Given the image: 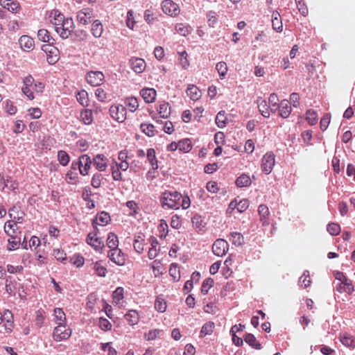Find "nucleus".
<instances>
[{
    "label": "nucleus",
    "instance_id": "nucleus-1",
    "mask_svg": "<svg viewBox=\"0 0 355 355\" xmlns=\"http://www.w3.org/2000/svg\"><path fill=\"white\" fill-rule=\"evenodd\" d=\"M182 194L175 190L165 191L159 198L163 209H178L180 207Z\"/></svg>",
    "mask_w": 355,
    "mask_h": 355
},
{
    "label": "nucleus",
    "instance_id": "nucleus-2",
    "mask_svg": "<svg viewBox=\"0 0 355 355\" xmlns=\"http://www.w3.org/2000/svg\"><path fill=\"white\" fill-rule=\"evenodd\" d=\"M109 112L111 117L119 123L123 122L126 119V107L123 105H112Z\"/></svg>",
    "mask_w": 355,
    "mask_h": 355
},
{
    "label": "nucleus",
    "instance_id": "nucleus-3",
    "mask_svg": "<svg viewBox=\"0 0 355 355\" xmlns=\"http://www.w3.org/2000/svg\"><path fill=\"white\" fill-rule=\"evenodd\" d=\"M275 164V156L272 152L266 153L261 159V170L262 171L268 175L272 171Z\"/></svg>",
    "mask_w": 355,
    "mask_h": 355
},
{
    "label": "nucleus",
    "instance_id": "nucleus-4",
    "mask_svg": "<svg viewBox=\"0 0 355 355\" xmlns=\"http://www.w3.org/2000/svg\"><path fill=\"white\" fill-rule=\"evenodd\" d=\"M71 335V330L66 328L65 325H58L54 328L53 338L56 342L68 339Z\"/></svg>",
    "mask_w": 355,
    "mask_h": 355
},
{
    "label": "nucleus",
    "instance_id": "nucleus-5",
    "mask_svg": "<svg viewBox=\"0 0 355 355\" xmlns=\"http://www.w3.org/2000/svg\"><path fill=\"white\" fill-rule=\"evenodd\" d=\"M104 74L100 71H90L85 77L88 84L92 87L99 86L104 80Z\"/></svg>",
    "mask_w": 355,
    "mask_h": 355
},
{
    "label": "nucleus",
    "instance_id": "nucleus-6",
    "mask_svg": "<svg viewBox=\"0 0 355 355\" xmlns=\"http://www.w3.org/2000/svg\"><path fill=\"white\" fill-rule=\"evenodd\" d=\"M228 246V243L225 240L216 239L212 245V252L215 255L222 257L227 252Z\"/></svg>",
    "mask_w": 355,
    "mask_h": 355
},
{
    "label": "nucleus",
    "instance_id": "nucleus-7",
    "mask_svg": "<svg viewBox=\"0 0 355 355\" xmlns=\"http://www.w3.org/2000/svg\"><path fill=\"white\" fill-rule=\"evenodd\" d=\"M92 164H93L92 160L88 155H80L79 157L80 174L83 176L88 175Z\"/></svg>",
    "mask_w": 355,
    "mask_h": 355
},
{
    "label": "nucleus",
    "instance_id": "nucleus-8",
    "mask_svg": "<svg viewBox=\"0 0 355 355\" xmlns=\"http://www.w3.org/2000/svg\"><path fill=\"white\" fill-rule=\"evenodd\" d=\"M163 12L170 16H175L178 14V6L171 0H164L162 3Z\"/></svg>",
    "mask_w": 355,
    "mask_h": 355
},
{
    "label": "nucleus",
    "instance_id": "nucleus-9",
    "mask_svg": "<svg viewBox=\"0 0 355 355\" xmlns=\"http://www.w3.org/2000/svg\"><path fill=\"white\" fill-rule=\"evenodd\" d=\"M18 184L15 181H12L10 176H6V178L0 173V189L3 191L5 188L15 191L17 189Z\"/></svg>",
    "mask_w": 355,
    "mask_h": 355
},
{
    "label": "nucleus",
    "instance_id": "nucleus-10",
    "mask_svg": "<svg viewBox=\"0 0 355 355\" xmlns=\"http://www.w3.org/2000/svg\"><path fill=\"white\" fill-rule=\"evenodd\" d=\"M70 24V27L73 26V20L71 18L66 19L65 21L62 23L60 26L55 27V31L60 35L62 39H67L71 34V30L69 26H65L66 24Z\"/></svg>",
    "mask_w": 355,
    "mask_h": 355
},
{
    "label": "nucleus",
    "instance_id": "nucleus-11",
    "mask_svg": "<svg viewBox=\"0 0 355 355\" xmlns=\"http://www.w3.org/2000/svg\"><path fill=\"white\" fill-rule=\"evenodd\" d=\"M107 256L112 262L118 266L125 264L124 254L120 249L110 250Z\"/></svg>",
    "mask_w": 355,
    "mask_h": 355
},
{
    "label": "nucleus",
    "instance_id": "nucleus-12",
    "mask_svg": "<svg viewBox=\"0 0 355 355\" xmlns=\"http://www.w3.org/2000/svg\"><path fill=\"white\" fill-rule=\"evenodd\" d=\"M94 17L93 10L90 8H83L77 14V20L84 25L91 22V19Z\"/></svg>",
    "mask_w": 355,
    "mask_h": 355
},
{
    "label": "nucleus",
    "instance_id": "nucleus-13",
    "mask_svg": "<svg viewBox=\"0 0 355 355\" xmlns=\"http://www.w3.org/2000/svg\"><path fill=\"white\" fill-rule=\"evenodd\" d=\"M336 289L340 293H346L348 295H351L354 291V287L351 279L339 282L336 285Z\"/></svg>",
    "mask_w": 355,
    "mask_h": 355
},
{
    "label": "nucleus",
    "instance_id": "nucleus-14",
    "mask_svg": "<svg viewBox=\"0 0 355 355\" xmlns=\"http://www.w3.org/2000/svg\"><path fill=\"white\" fill-rule=\"evenodd\" d=\"M131 69L137 73L143 72L146 68V62L144 59L132 58L130 60Z\"/></svg>",
    "mask_w": 355,
    "mask_h": 355
},
{
    "label": "nucleus",
    "instance_id": "nucleus-15",
    "mask_svg": "<svg viewBox=\"0 0 355 355\" xmlns=\"http://www.w3.org/2000/svg\"><path fill=\"white\" fill-rule=\"evenodd\" d=\"M107 158L103 154L96 155L92 160V163L95 168L100 172L104 171L107 168Z\"/></svg>",
    "mask_w": 355,
    "mask_h": 355
},
{
    "label": "nucleus",
    "instance_id": "nucleus-16",
    "mask_svg": "<svg viewBox=\"0 0 355 355\" xmlns=\"http://www.w3.org/2000/svg\"><path fill=\"white\" fill-rule=\"evenodd\" d=\"M140 94L146 103H153L155 100L156 90L153 88H144L140 91Z\"/></svg>",
    "mask_w": 355,
    "mask_h": 355
},
{
    "label": "nucleus",
    "instance_id": "nucleus-17",
    "mask_svg": "<svg viewBox=\"0 0 355 355\" xmlns=\"http://www.w3.org/2000/svg\"><path fill=\"white\" fill-rule=\"evenodd\" d=\"M258 212L260 216V220L263 226L270 223L269 215L270 211L268 207L266 205H260L258 207Z\"/></svg>",
    "mask_w": 355,
    "mask_h": 355
},
{
    "label": "nucleus",
    "instance_id": "nucleus-18",
    "mask_svg": "<svg viewBox=\"0 0 355 355\" xmlns=\"http://www.w3.org/2000/svg\"><path fill=\"white\" fill-rule=\"evenodd\" d=\"M291 112V107L290 105V102L286 99L282 100L279 103V116H280L282 118L286 119L289 116Z\"/></svg>",
    "mask_w": 355,
    "mask_h": 355
},
{
    "label": "nucleus",
    "instance_id": "nucleus-19",
    "mask_svg": "<svg viewBox=\"0 0 355 355\" xmlns=\"http://www.w3.org/2000/svg\"><path fill=\"white\" fill-rule=\"evenodd\" d=\"M244 341L249 345L252 348L259 350L262 349V345L256 338V337L250 333H247L243 336Z\"/></svg>",
    "mask_w": 355,
    "mask_h": 355
},
{
    "label": "nucleus",
    "instance_id": "nucleus-20",
    "mask_svg": "<svg viewBox=\"0 0 355 355\" xmlns=\"http://www.w3.org/2000/svg\"><path fill=\"white\" fill-rule=\"evenodd\" d=\"M19 43L20 44V46L24 51H30V50L33 49V46H34L33 40L28 35L21 36L19 40Z\"/></svg>",
    "mask_w": 355,
    "mask_h": 355
},
{
    "label": "nucleus",
    "instance_id": "nucleus-21",
    "mask_svg": "<svg viewBox=\"0 0 355 355\" xmlns=\"http://www.w3.org/2000/svg\"><path fill=\"white\" fill-rule=\"evenodd\" d=\"M229 239L232 243V244L236 246H243L245 243L244 237L239 232H231Z\"/></svg>",
    "mask_w": 355,
    "mask_h": 355
},
{
    "label": "nucleus",
    "instance_id": "nucleus-22",
    "mask_svg": "<svg viewBox=\"0 0 355 355\" xmlns=\"http://www.w3.org/2000/svg\"><path fill=\"white\" fill-rule=\"evenodd\" d=\"M128 324L131 326L137 324L139 320V315L137 311L129 310L124 315Z\"/></svg>",
    "mask_w": 355,
    "mask_h": 355
},
{
    "label": "nucleus",
    "instance_id": "nucleus-23",
    "mask_svg": "<svg viewBox=\"0 0 355 355\" xmlns=\"http://www.w3.org/2000/svg\"><path fill=\"white\" fill-rule=\"evenodd\" d=\"M186 92L189 98L193 101H196L201 96L200 89L194 85H189Z\"/></svg>",
    "mask_w": 355,
    "mask_h": 355
},
{
    "label": "nucleus",
    "instance_id": "nucleus-24",
    "mask_svg": "<svg viewBox=\"0 0 355 355\" xmlns=\"http://www.w3.org/2000/svg\"><path fill=\"white\" fill-rule=\"evenodd\" d=\"M339 339L343 345L348 347H355V338L353 336L345 333L340 335Z\"/></svg>",
    "mask_w": 355,
    "mask_h": 355
},
{
    "label": "nucleus",
    "instance_id": "nucleus-25",
    "mask_svg": "<svg viewBox=\"0 0 355 355\" xmlns=\"http://www.w3.org/2000/svg\"><path fill=\"white\" fill-rule=\"evenodd\" d=\"M92 33L94 37L98 38L102 35L103 31V24L100 20L96 19L92 24Z\"/></svg>",
    "mask_w": 355,
    "mask_h": 355
},
{
    "label": "nucleus",
    "instance_id": "nucleus-26",
    "mask_svg": "<svg viewBox=\"0 0 355 355\" xmlns=\"http://www.w3.org/2000/svg\"><path fill=\"white\" fill-rule=\"evenodd\" d=\"M39 40L49 44H54L55 40L50 36L49 32L46 29H40L37 32Z\"/></svg>",
    "mask_w": 355,
    "mask_h": 355
},
{
    "label": "nucleus",
    "instance_id": "nucleus-27",
    "mask_svg": "<svg viewBox=\"0 0 355 355\" xmlns=\"http://www.w3.org/2000/svg\"><path fill=\"white\" fill-rule=\"evenodd\" d=\"M272 25L277 32H281L283 29L282 19L277 12H274L272 15Z\"/></svg>",
    "mask_w": 355,
    "mask_h": 355
},
{
    "label": "nucleus",
    "instance_id": "nucleus-28",
    "mask_svg": "<svg viewBox=\"0 0 355 355\" xmlns=\"http://www.w3.org/2000/svg\"><path fill=\"white\" fill-rule=\"evenodd\" d=\"M235 184L238 187H249L251 184V179L248 174L243 173L236 178Z\"/></svg>",
    "mask_w": 355,
    "mask_h": 355
},
{
    "label": "nucleus",
    "instance_id": "nucleus-29",
    "mask_svg": "<svg viewBox=\"0 0 355 355\" xmlns=\"http://www.w3.org/2000/svg\"><path fill=\"white\" fill-rule=\"evenodd\" d=\"M98 225H105L110 221V216L108 213L105 211H101L98 213L96 218L94 219Z\"/></svg>",
    "mask_w": 355,
    "mask_h": 355
},
{
    "label": "nucleus",
    "instance_id": "nucleus-30",
    "mask_svg": "<svg viewBox=\"0 0 355 355\" xmlns=\"http://www.w3.org/2000/svg\"><path fill=\"white\" fill-rule=\"evenodd\" d=\"M214 327L215 324L211 321L205 323L201 328L200 337L203 338L207 335H211L213 333Z\"/></svg>",
    "mask_w": 355,
    "mask_h": 355
},
{
    "label": "nucleus",
    "instance_id": "nucleus-31",
    "mask_svg": "<svg viewBox=\"0 0 355 355\" xmlns=\"http://www.w3.org/2000/svg\"><path fill=\"white\" fill-rule=\"evenodd\" d=\"M107 245L110 249V250L119 249L118 248V245H119L118 238H117V236L114 233L110 232L108 234L107 239Z\"/></svg>",
    "mask_w": 355,
    "mask_h": 355
},
{
    "label": "nucleus",
    "instance_id": "nucleus-32",
    "mask_svg": "<svg viewBox=\"0 0 355 355\" xmlns=\"http://www.w3.org/2000/svg\"><path fill=\"white\" fill-rule=\"evenodd\" d=\"M55 322L58 325H64L66 322L65 313L61 308L54 309Z\"/></svg>",
    "mask_w": 355,
    "mask_h": 355
},
{
    "label": "nucleus",
    "instance_id": "nucleus-33",
    "mask_svg": "<svg viewBox=\"0 0 355 355\" xmlns=\"http://www.w3.org/2000/svg\"><path fill=\"white\" fill-rule=\"evenodd\" d=\"M191 223L193 226L199 230H203L206 225V223L204 221L202 216L198 214H194V216L191 218Z\"/></svg>",
    "mask_w": 355,
    "mask_h": 355
},
{
    "label": "nucleus",
    "instance_id": "nucleus-34",
    "mask_svg": "<svg viewBox=\"0 0 355 355\" xmlns=\"http://www.w3.org/2000/svg\"><path fill=\"white\" fill-rule=\"evenodd\" d=\"M10 238L8 240L7 250L9 251L15 250L19 248L21 244V239L10 234Z\"/></svg>",
    "mask_w": 355,
    "mask_h": 355
},
{
    "label": "nucleus",
    "instance_id": "nucleus-35",
    "mask_svg": "<svg viewBox=\"0 0 355 355\" xmlns=\"http://www.w3.org/2000/svg\"><path fill=\"white\" fill-rule=\"evenodd\" d=\"M146 156H147L148 162H150V164L152 166V170L155 171V170L157 169L158 164H157V161L156 156H155V150L153 148L148 149Z\"/></svg>",
    "mask_w": 355,
    "mask_h": 355
},
{
    "label": "nucleus",
    "instance_id": "nucleus-36",
    "mask_svg": "<svg viewBox=\"0 0 355 355\" xmlns=\"http://www.w3.org/2000/svg\"><path fill=\"white\" fill-rule=\"evenodd\" d=\"M164 331L161 329H155L150 330L148 332L145 333L144 334V338L148 341L150 340H154L157 338H159L162 336H163Z\"/></svg>",
    "mask_w": 355,
    "mask_h": 355
},
{
    "label": "nucleus",
    "instance_id": "nucleus-37",
    "mask_svg": "<svg viewBox=\"0 0 355 355\" xmlns=\"http://www.w3.org/2000/svg\"><path fill=\"white\" fill-rule=\"evenodd\" d=\"M311 284V278L309 276V271L305 270L303 275L299 278L298 284L300 287L306 288Z\"/></svg>",
    "mask_w": 355,
    "mask_h": 355
},
{
    "label": "nucleus",
    "instance_id": "nucleus-38",
    "mask_svg": "<svg viewBox=\"0 0 355 355\" xmlns=\"http://www.w3.org/2000/svg\"><path fill=\"white\" fill-rule=\"evenodd\" d=\"M257 103L259 111L261 114L265 118H268L270 116V112L266 101L263 99H259Z\"/></svg>",
    "mask_w": 355,
    "mask_h": 355
},
{
    "label": "nucleus",
    "instance_id": "nucleus-39",
    "mask_svg": "<svg viewBox=\"0 0 355 355\" xmlns=\"http://www.w3.org/2000/svg\"><path fill=\"white\" fill-rule=\"evenodd\" d=\"M178 146H179V150L184 153H189L193 147L189 139H184L179 141Z\"/></svg>",
    "mask_w": 355,
    "mask_h": 355
},
{
    "label": "nucleus",
    "instance_id": "nucleus-40",
    "mask_svg": "<svg viewBox=\"0 0 355 355\" xmlns=\"http://www.w3.org/2000/svg\"><path fill=\"white\" fill-rule=\"evenodd\" d=\"M76 98L81 105L84 107L88 106V94L85 90L78 92Z\"/></svg>",
    "mask_w": 355,
    "mask_h": 355
},
{
    "label": "nucleus",
    "instance_id": "nucleus-41",
    "mask_svg": "<svg viewBox=\"0 0 355 355\" xmlns=\"http://www.w3.org/2000/svg\"><path fill=\"white\" fill-rule=\"evenodd\" d=\"M80 117L82 119L83 122L85 125H89L93 121L92 112L91 110L86 109V110H83L80 112Z\"/></svg>",
    "mask_w": 355,
    "mask_h": 355
},
{
    "label": "nucleus",
    "instance_id": "nucleus-42",
    "mask_svg": "<svg viewBox=\"0 0 355 355\" xmlns=\"http://www.w3.org/2000/svg\"><path fill=\"white\" fill-rule=\"evenodd\" d=\"M227 117L225 116V112L222 110L220 111L216 117V123L220 128H223L226 125Z\"/></svg>",
    "mask_w": 355,
    "mask_h": 355
},
{
    "label": "nucleus",
    "instance_id": "nucleus-43",
    "mask_svg": "<svg viewBox=\"0 0 355 355\" xmlns=\"http://www.w3.org/2000/svg\"><path fill=\"white\" fill-rule=\"evenodd\" d=\"M58 160L62 166H65L69 164L70 157L64 150H61L58 152Z\"/></svg>",
    "mask_w": 355,
    "mask_h": 355
},
{
    "label": "nucleus",
    "instance_id": "nucleus-44",
    "mask_svg": "<svg viewBox=\"0 0 355 355\" xmlns=\"http://www.w3.org/2000/svg\"><path fill=\"white\" fill-rule=\"evenodd\" d=\"M141 130L148 137L155 135V126L150 123H141L140 125Z\"/></svg>",
    "mask_w": 355,
    "mask_h": 355
},
{
    "label": "nucleus",
    "instance_id": "nucleus-45",
    "mask_svg": "<svg viewBox=\"0 0 355 355\" xmlns=\"http://www.w3.org/2000/svg\"><path fill=\"white\" fill-rule=\"evenodd\" d=\"M125 107H128L132 112H135L139 106L137 99L133 96L127 98L125 101Z\"/></svg>",
    "mask_w": 355,
    "mask_h": 355
},
{
    "label": "nucleus",
    "instance_id": "nucleus-46",
    "mask_svg": "<svg viewBox=\"0 0 355 355\" xmlns=\"http://www.w3.org/2000/svg\"><path fill=\"white\" fill-rule=\"evenodd\" d=\"M101 261H96L94 265V270L96 275L99 277H105L107 273V268L102 266Z\"/></svg>",
    "mask_w": 355,
    "mask_h": 355
},
{
    "label": "nucleus",
    "instance_id": "nucleus-47",
    "mask_svg": "<svg viewBox=\"0 0 355 355\" xmlns=\"http://www.w3.org/2000/svg\"><path fill=\"white\" fill-rule=\"evenodd\" d=\"M170 105L168 103H162L159 107V114L162 118L166 119L170 115Z\"/></svg>",
    "mask_w": 355,
    "mask_h": 355
},
{
    "label": "nucleus",
    "instance_id": "nucleus-48",
    "mask_svg": "<svg viewBox=\"0 0 355 355\" xmlns=\"http://www.w3.org/2000/svg\"><path fill=\"white\" fill-rule=\"evenodd\" d=\"M214 283V282L213 279L210 277L205 279L203 281L201 286L202 294L207 295L209 292V290L213 286Z\"/></svg>",
    "mask_w": 355,
    "mask_h": 355
},
{
    "label": "nucleus",
    "instance_id": "nucleus-49",
    "mask_svg": "<svg viewBox=\"0 0 355 355\" xmlns=\"http://www.w3.org/2000/svg\"><path fill=\"white\" fill-rule=\"evenodd\" d=\"M78 173L69 170L66 173V180L68 184H75L78 182Z\"/></svg>",
    "mask_w": 355,
    "mask_h": 355
},
{
    "label": "nucleus",
    "instance_id": "nucleus-50",
    "mask_svg": "<svg viewBox=\"0 0 355 355\" xmlns=\"http://www.w3.org/2000/svg\"><path fill=\"white\" fill-rule=\"evenodd\" d=\"M216 69L217 70L220 78H223L227 72V66L225 62H219L216 64Z\"/></svg>",
    "mask_w": 355,
    "mask_h": 355
},
{
    "label": "nucleus",
    "instance_id": "nucleus-51",
    "mask_svg": "<svg viewBox=\"0 0 355 355\" xmlns=\"http://www.w3.org/2000/svg\"><path fill=\"white\" fill-rule=\"evenodd\" d=\"M328 232L332 236L338 235L341 231V227L338 223H331L327 226Z\"/></svg>",
    "mask_w": 355,
    "mask_h": 355
},
{
    "label": "nucleus",
    "instance_id": "nucleus-52",
    "mask_svg": "<svg viewBox=\"0 0 355 355\" xmlns=\"http://www.w3.org/2000/svg\"><path fill=\"white\" fill-rule=\"evenodd\" d=\"M124 289L123 287H117L112 293V297L114 302L116 303L119 302L123 299Z\"/></svg>",
    "mask_w": 355,
    "mask_h": 355
},
{
    "label": "nucleus",
    "instance_id": "nucleus-53",
    "mask_svg": "<svg viewBox=\"0 0 355 355\" xmlns=\"http://www.w3.org/2000/svg\"><path fill=\"white\" fill-rule=\"evenodd\" d=\"M53 44H44L42 46V50L48 55L59 54V50L53 46Z\"/></svg>",
    "mask_w": 355,
    "mask_h": 355
},
{
    "label": "nucleus",
    "instance_id": "nucleus-54",
    "mask_svg": "<svg viewBox=\"0 0 355 355\" xmlns=\"http://www.w3.org/2000/svg\"><path fill=\"white\" fill-rule=\"evenodd\" d=\"M2 316L3 321H6L7 323H10V327H8V330L11 331L13 327V316L12 312L9 310H6L2 314Z\"/></svg>",
    "mask_w": 355,
    "mask_h": 355
},
{
    "label": "nucleus",
    "instance_id": "nucleus-55",
    "mask_svg": "<svg viewBox=\"0 0 355 355\" xmlns=\"http://www.w3.org/2000/svg\"><path fill=\"white\" fill-rule=\"evenodd\" d=\"M177 32L183 36H186L191 32V27L183 24H179L175 27Z\"/></svg>",
    "mask_w": 355,
    "mask_h": 355
},
{
    "label": "nucleus",
    "instance_id": "nucleus-56",
    "mask_svg": "<svg viewBox=\"0 0 355 355\" xmlns=\"http://www.w3.org/2000/svg\"><path fill=\"white\" fill-rule=\"evenodd\" d=\"M98 326L101 330L105 331L110 330L112 328V324L107 319L103 317L99 318Z\"/></svg>",
    "mask_w": 355,
    "mask_h": 355
},
{
    "label": "nucleus",
    "instance_id": "nucleus-57",
    "mask_svg": "<svg viewBox=\"0 0 355 355\" xmlns=\"http://www.w3.org/2000/svg\"><path fill=\"white\" fill-rule=\"evenodd\" d=\"M53 256L58 260L62 263H65L67 260V255L64 250L60 249H55L53 250Z\"/></svg>",
    "mask_w": 355,
    "mask_h": 355
},
{
    "label": "nucleus",
    "instance_id": "nucleus-58",
    "mask_svg": "<svg viewBox=\"0 0 355 355\" xmlns=\"http://www.w3.org/2000/svg\"><path fill=\"white\" fill-rule=\"evenodd\" d=\"M170 275L172 276L175 281H178L180 275L177 263H172L169 269Z\"/></svg>",
    "mask_w": 355,
    "mask_h": 355
},
{
    "label": "nucleus",
    "instance_id": "nucleus-59",
    "mask_svg": "<svg viewBox=\"0 0 355 355\" xmlns=\"http://www.w3.org/2000/svg\"><path fill=\"white\" fill-rule=\"evenodd\" d=\"M101 179L102 175L101 173H94L91 180L92 186L95 189L99 188L101 184Z\"/></svg>",
    "mask_w": 355,
    "mask_h": 355
},
{
    "label": "nucleus",
    "instance_id": "nucleus-60",
    "mask_svg": "<svg viewBox=\"0 0 355 355\" xmlns=\"http://www.w3.org/2000/svg\"><path fill=\"white\" fill-rule=\"evenodd\" d=\"M155 308L159 312H164L166 309V302L163 299L157 298L155 302Z\"/></svg>",
    "mask_w": 355,
    "mask_h": 355
},
{
    "label": "nucleus",
    "instance_id": "nucleus-61",
    "mask_svg": "<svg viewBox=\"0 0 355 355\" xmlns=\"http://www.w3.org/2000/svg\"><path fill=\"white\" fill-rule=\"evenodd\" d=\"M142 241L141 236H139L135 239L133 243L135 250L139 254L142 253L144 250Z\"/></svg>",
    "mask_w": 355,
    "mask_h": 355
},
{
    "label": "nucleus",
    "instance_id": "nucleus-62",
    "mask_svg": "<svg viewBox=\"0 0 355 355\" xmlns=\"http://www.w3.org/2000/svg\"><path fill=\"white\" fill-rule=\"evenodd\" d=\"M295 3L300 13L304 17L307 16L309 14V10L304 1H302L301 2H297Z\"/></svg>",
    "mask_w": 355,
    "mask_h": 355
},
{
    "label": "nucleus",
    "instance_id": "nucleus-63",
    "mask_svg": "<svg viewBox=\"0 0 355 355\" xmlns=\"http://www.w3.org/2000/svg\"><path fill=\"white\" fill-rule=\"evenodd\" d=\"M237 205L238 211L242 213L249 207V200L248 199H242L239 202H237Z\"/></svg>",
    "mask_w": 355,
    "mask_h": 355
},
{
    "label": "nucleus",
    "instance_id": "nucleus-64",
    "mask_svg": "<svg viewBox=\"0 0 355 355\" xmlns=\"http://www.w3.org/2000/svg\"><path fill=\"white\" fill-rule=\"evenodd\" d=\"M6 111L10 115L15 114L17 111V107L13 105L12 101L10 100H6Z\"/></svg>",
    "mask_w": 355,
    "mask_h": 355
}]
</instances>
